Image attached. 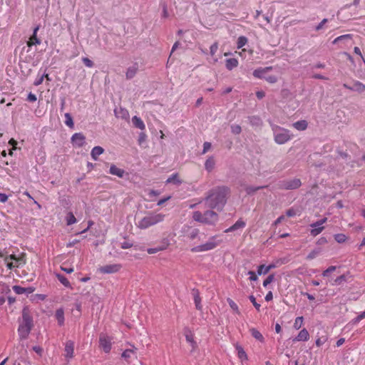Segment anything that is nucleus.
<instances>
[{
    "label": "nucleus",
    "instance_id": "1",
    "mask_svg": "<svg viewBox=\"0 0 365 365\" xmlns=\"http://www.w3.org/2000/svg\"><path fill=\"white\" fill-rule=\"evenodd\" d=\"M230 189L227 187L222 186L210 190L206 197L208 206L212 209L222 210L227 202Z\"/></svg>",
    "mask_w": 365,
    "mask_h": 365
},
{
    "label": "nucleus",
    "instance_id": "2",
    "mask_svg": "<svg viewBox=\"0 0 365 365\" xmlns=\"http://www.w3.org/2000/svg\"><path fill=\"white\" fill-rule=\"evenodd\" d=\"M281 75V72L278 68L273 66H267L264 68H258L254 70L253 76L259 79H264L267 83H276Z\"/></svg>",
    "mask_w": 365,
    "mask_h": 365
},
{
    "label": "nucleus",
    "instance_id": "3",
    "mask_svg": "<svg viewBox=\"0 0 365 365\" xmlns=\"http://www.w3.org/2000/svg\"><path fill=\"white\" fill-rule=\"evenodd\" d=\"M165 217V215L163 213L150 212L145 216L138 220L135 225L138 228L145 230L163 222Z\"/></svg>",
    "mask_w": 365,
    "mask_h": 365
},
{
    "label": "nucleus",
    "instance_id": "4",
    "mask_svg": "<svg viewBox=\"0 0 365 365\" xmlns=\"http://www.w3.org/2000/svg\"><path fill=\"white\" fill-rule=\"evenodd\" d=\"M33 327V319L27 309H24L22 312V322L18 329L19 335L21 339H26L31 328Z\"/></svg>",
    "mask_w": 365,
    "mask_h": 365
},
{
    "label": "nucleus",
    "instance_id": "5",
    "mask_svg": "<svg viewBox=\"0 0 365 365\" xmlns=\"http://www.w3.org/2000/svg\"><path fill=\"white\" fill-rule=\"evenodd\" d=\"M218 238V235H214L211 237L205 243L192 247L191 249V252H204L214 250L222 242V240H219Z\"/></svg>",
    "mask_w": 365,
    "mask_h": 365
},
{
    "label": "nucleus",
    "instance_id": "6",
    "mask_svg": "<svg viewBox=\"0 0 365 365\" xmlns=\"http://www.w3.org/2000/svg\"><path fill=\"white\" fill-rule=\"evenodd\" d=\"M274 140L277 144H284L292 138L289 130L275 125L272 128Z\"/></svg>",
    "mask_w": 365,
    "mask_h": 365
},
{
    "label": "nucleus",
    "instance_id": "7",
    "mask_svg": "<svg viewBox=\"0 0 365 365\" xmlns=\"http://www.w3.org/2000/svg\"><path fill=\"white\" fill-rule=\"evenodd\" d=\"M122 268L120 264H106L99 267L98 270L102 274H113L119 272Z\"/></svg>",
    "mask_w": 365,
    "mask_h": 365
},
{
    "label": "nucleus",
    "instance_id": "8",
    "mask_svg": "<svg viewBox=\"0 0 365 365\" xmlns=\"http://www.w3.org/2000/svg\"><path fill=\"white\" fill-rule=\"evenodd\" d=\"M301 180L297 178H294L288 181L282 182L281 187L285 190H294L301 186Z\"/></svg>",
    "mask_w": 365,
    "mask_h": 365
},
{
    "label": "nucleus",
    "instance_id": "9",
    "mask_svg": "<svg viewBox=\"0 0 365 365\" xmlns=\"http://www.w3.org/2000/svg\"><path fill=\"white\" fill-rule=\"evenodd\" d=\"M99 344L104 352H110L111 349V341L108 336L101 334L99 338Z\"/></svg>",
    "mask_w": 365,
    "mask_h": 365
},
{
    "label": "nucleus",
    "instance_id": "10",
    "mask_svg": "<svg viewBox=\"0 0 365 365\" xmlns=\"http://www.w3.org/2000/svg\"><path fill=\"white\" fill-rule=\"evenodd\" d=\"M65 357L70 360L74 356V342L73 341H67L65 344Z\"/></svg>",
    "mask_w": 365,
    "mask_h": 365
},
{
    "label": "nucleus",
    "instance_id": "11",
    "mask_svg": "<svg viewBox=\"0 0 365 365\" xmlns=\"http://www.w3.org/2000/svg\"><path fill=\"white\" fill-rule=\"evenodd\" d=\"M71 142L76 147H82L85 143V136L81 133H76L72 135Z\"/></svg>",
    "mask_w": 365,
    "mask_h": 365
},
{
    "label": "nucleus",
    "instance_id": "12",
    "mask_svg": "<svg viewBox=\"0 0 365 365\" xmlns=\"http://www.w3.org/2000/svg\"><path fill=\"white\" fill-rule=\"evenodd\" d=\"M205 224H214L218 219L217 214L212 210L206 211L204 213Z\"/></svg>",
    "mask_w": 365,
    "mask_h": 365
},
{
    "label": "nucleus",
    "instance_id": "13",
    "mask_svg": "<svg viewBox=\"0 0 365 365\" xmlns=\"http://www.w3.org/2000/svg\"><path fill=\"white\" fill-rule=\"evenodd\" d=\"M38 29H39L38 26H36L34 29L32 36L29 38V41L26 43L27 46L29 47H31L32 46H34V45H40L41 44V41L37 37V32H38Z\"/></svg>",
    "mask_w": 365,
    "mask_h": 365
},
{
    "label": "nucleus",
    "instance_id": "14",
    "mask_svg": "<svg viewBox=\"0 0 365 365\" xmlns=\"http://www.w3.org/2000/svg\"><path fill=\"white\" fill-rule=\"evenodd\" d=\"M138 64L137 63H133L132 66L127 68L125 76L128 79L133 78L138 71Z\"/></svg>",
    "mask_w": 365,
    "mask_h": 365
},
{
    "label": "nucleus",
    "instance_id": "15",
    "mask_svg": "<svg viewBox=\"0 0 365 365\" xmlns=\"http://www.w3.org/2000/svg\"><path fill=\"white\" fill-rule=\"evenodd\" d=\"M245 225H246L245 222L243 221L242 220L240 219L233 225H232L229 228L226 229L225 230V232H226V233L231 232L235 231L238 229L244 228L245 227Z\"/></svg>",
    "mask_w": 365,
    "mask_h": 365
},
{
    "label": "nucleus",
    "instance_id": "16",
    "mask_svg": "<svg viewBox=\"0 0 365 365\" xmlns=\"http://www.w3.org/2000/svg\"><path fill=\"white\" fill-rule=\"evenodd\" d=\"M309 339V334L306 329H302L294 339V341H307Z\"/></svg>",
    "mask_w": 365,
    "mask_h": 365
},
{
    "label": "nucleus",
    "instance_id": "17",
    "mask_svg": "<svg viewBox=\"0 0 365 365\" xmlns=\"http://www.w3.org/2000/svg\"><path fill=\"white\" fill-rule=\"evenodd\" d=\"M13 290L17 294H22L26 292L31 294L34 291V289L32 287L25 288L21 286L15 285L13 287Z\"/></svg>",
    "mask_w": 365,
    "mask_h": 365
},
{
    "label": "nucleus",
    "instance_id": "18",
    "mask_svg": "<svg viewBox=\"0 0 365 365\" xmlns=\"http://www.w3.org/2000/svg\"><path fill=\"white\" fill-rule=\"evenodd\" d=\"M276 267V265L274 264H269L268 266H265L264 264H261L258 267L257 269V274L259 275L261 274H266L268 273L271 269Z\"/></svg>",
    "mask_w": 365,
    "mask_h": 365
},
{
    "label": "nucleus",
    "instance_id": "19",
    "mask_svg": "<svg viewBox=\"0 0 365 365\" xmlns=\"http://www.w3.org/2000/svg\"><path fill=\"white\" fill-rule=\"evenodd\" d=\"M192 294L196 309L197 310H201L202 307L201 304V297L200 296L199 291L197 289H194L192 291Z\"/></svg>",
    "mask_w": 365,
    "mask_h": 365
},
{
    "label": "nucleus",
    "instance_id": "20",
    "mask_svg": "<svg viewBox=\"0 0 365 365\" xmlns=\"http://www.w3.org/2000/svg\"><path fill=\"white\" fill-rule=\"evenodd\" d=\"M292 126L297 130H305L308 127V123L305 120H298L292 124Z\"/></svg>",
    "mask_w": 365,
    "mask_h": 365
},
{
    "label": "nucleus",
    "instance_id": "21",
    "mask_svg": "<svg viewBox=\"0 0 365 365\" xmlns=\"http://www.w3.org/2000/svg\"><path fill=\"white\" fill-rule=\"evenodd\" d=\"M110 173L119 178H123L125 173L124 170L112 165L110 168Z\"/></svg>",
    "mask_w": 365,
    "mask_h": 365
},
{
    "label": "nucleus",
    "instance_id": "22",
    "mask_svg": "<svg viewBox=\"0 0 365 365\" xmlns=\"http://www.w3.org/2000/svg\"><path fill=\"white\" fill-rule=\"evenodd\" d=\"M238 61L237 58H232L225 61V66L227 70L231 71L238 66Z\"/></svg>",
    "mask_w": 365,
    "mask_h": 365
},
{
    "label": "nucleus",
    "instance_id": "23",
    "mask_svg": "<svg viewBox=\"0 0 365 365\" xmlns=\"http://www.w3.org/2000/svg\"><path fill=\"white\" fill-rule=\"evenodd\" d=\"M104 152V149L101 146H96L94 147L91 153V157L94 160H96L98 159V157L103 154Z\"/></svg>",
    "mask_w": 365,
    "mask_h": 365
},
{
    "label": "nucleus",
    "instance_id": "24",
    "mask_svg": "<svg viewBox=\"0 0 365 365\" xmlns=\"http://www.w3.org/2000/svg\"><path fill=\"white\" fill-rule=\"evenodd\" d=\"M132 123L135 127H136L140 130H144L145 128V125L143 121L141 120L140 118H139L136 115L133 117Z\"/></svg>",
    "mask_w": 365,
    "mask_h": 365
},
{
    "label": "nucleus",
    "instance_id": "25",
    "mask_svg": "<svg viewBox=\"0 0 365 365\" xmlns=\"http://www.w3.org/2000/svg\"><path fill=\"white\" fill-rule=\"evenodd\" d=\"M55 317L56 320L58 321V324L60 326L63 325L64 324V311L63 309H58L56 311Z\"/></svg>",
    "mask_w": 365,
    "mask_h": 365
},
{
    "label": "nucleus",
    "instance_id": "26",
    "mask_svg": "<svg viewBox=\"0 0 365 365\" xmlns=\"http://www.w3.org/2000/svg\"><path fill=\"white\" fill-rule=\"evenodd\" d=\"M236 349L237 351V356L241 361L247 360V355L244 349L239 344L236 345Z\"/></svg>",
    "mask_w": 365,
    "mask_h": 365
},
{
    "label": "nucleus",
    "instance_id": "27",
    "mask_svg": "<svg viewBox=\"0 0 365 365\" xmlns=\"http://www.w3.org/2000/svg\"><path fill=\"white\" fill-rule=\"evenodd\" d=\"M251 335L257 341L260 342H264V338L262 334L255 328H252L250 330Z\"/></svg>",
    "mask_w": 365,
    "mask_h": 365
},
{
    "label": "nucleus",
    "instance_id": "28",
    "mask_svg": "<svg viewBox=\"0 0 365 365\" xmlns=\"http://www.w3.org/2000/svg\"><path fill=\"white\" fill-rule=\"evenodd\" d=\"M166 183H173L176 185L181 184V180L179 179V175L178 173H174L171 175L166 180Z\"/></svg>",
    "mask_w": 365,
    "mask_h": 365
},
{
    "label": "nucleus",
    "instance_id": "29",
    "mask_svg": "<svg viewBox=\"0 0 365 365\" xmlns=\"http://www.w3.org/2000/svg\"><path fill=\"white\" fill-rule=\"evenodd\" d=\"M56 277L58 279V281L66 287H71L70 282L66 277L60 274H56Z\"/></svg>",
    "mask_w": 365,
    "mask_h": 365
},
{
    "label": "nucleus",
    "instance_id": "30",
    "mask_svg": "<svg viewBox=\"0 0 365 365\" xmlns=\"http://www.w3.org/2000/svg\"><path fill=\"white\" fill-rule=\"evenodd\" d=\"M215 162L214 158H209L205 163V169L209 172L212 171L215 167Z\"/></svg>",
    "mask_w": 365,
    "mask_h": 365
},
{
    "label": "nucleus",
    "instance_id": "31",
    "mask_svg": "<svg viewBox=\"0 0 365 365\" xmlns=\"http://www.w3.org/2000/svg\"><path fill=\"white\" fill-rule=\"evenodd\" d=\"M64 116L66 119L65 124L69 128H73L74 126V123L71 115L68 113H65Z\"/></svg>",
    "mask_w": 365,
    "mask_h": 365
},
{
    "label": "nucleus",
    "instance_id": "32",
    "mask_svg": "<svg viewBox=\"0 0 365 365\" xmlns=\"http://www.w3.org/2000/svg\"><path fill=\"white\" fill-rule=\"evenodd\" d=\"M192 218H193L194 220H195L197 222L205 223V222H204V220H205L204 214H202L199 211H196V212H193Z\"/></svg>",
    "mask_w": 365,
    "mask_h": 365
},
{
    "label": "nucleus",
    "instance_id": "33",
    "mask_svg": "<svg viewBox=\"0 0 365 365\" xmlns=\"http://www.w3.org/2000/svg\"><path fill=\"white\" fill-rule=\"evenodd\" d=\"M230 308L237 314H240V312L237 304L230 298H227V299Z\"/></svg>",
    "mask_w": 365,
    "mask_h": 365
},
{
    "label": "nucleus",
    "instance_id": "34",
    "mask_svg": "<svg viewBox=\"0 0 365 365\" xmlns=\"http://www.w3.org/2000/svg\"><path fill=\"white\" fill-rule=\"evenodd\" d=\"M67 225H71L76 222V218L72 212H68L66 217Z\"/></svg>",
    "mask_w": 365,
    "mask_h": 365
},
{
    "label": "nucleus",
    "instance_id": "35",
    "mask_svg": "<svg viewBox=\"0 0 365 365\" xmlns=\"http://www.w3.org/2000/svg\"><path fill=\"white\" fill-rule=\"evenodd\" d=\"M247 43V37L244 36H241L237 38V48H240L243 47L245 45H246Z\"/></svg>",
    "mask_w": 365,
    "mask_h": 365
},
{
    "label": "nucleus",
    "instance_id": "36",
    "mask_svg": "<svg viewBox=\"0 0 365 365\" xmlns=\"http://www.w3.org/2000/svg\"><path fill=\"white\" fill-rule=\"evenodd\" d=\"M303 322H304V318L303 317H298L295 319V321H294V328L295 329H299L302 324H303Z\"/></svg>",
    "mask_w": 365,
    "mask_h": 365
},
{
    "label": "nucleus",
    "instance_id": "37",
    "mask_svg": "<svg viewBox=\"0 0 365 365\" xmlns=\"http://www.w3.org/2000/svg\"><path fill=\"white\" fill-rule=\"evenodd\" d=\"M334 240L338 243H343V242H346V240H347V237L344 234H342V233L336 234V235H334Z\"/></svg>",
    "mask_w": 365,
    "mask_h": 365
},
{
    "label": "nucleus",
    "instance_id": "38",
    "mask_svg": "<svg viewBox=\"0 0 365 365\" xmlns=\"http://www.w3.org/2000/svg\"><path fill=\"white\" fill-rule=\"evenodd\" d=\"M314 228L311 230L310 233L312 236L315 237L320 234L324 227L323 226L313 227Z\"/></svg>",
    "mask_w": 365,
    "mask_h": 365
},
{
    "label": "nucleus",
    "instance_id": "39",
    "mask_svg": "<svg viewBox=\"0 0 365 365\" xmlns=\"http://www.w3.org/2000/svg\"><path fill=\"white\" fill-rule=\"evenodd\" d=\"M135 351L133 349H126L122 354V357L128 360L131 357V355L135 354Z\"/></svg>",
    "mask_w": 365,
    "mask_h": 365
},
{
    "label": "nucleus",
    "instance_id": "40",
    "mask_svg": "<svg viewBox=\"0 0 365 365\" xmlns=\"http://www.w3.org/2000/svg\"><path fill=\"white\" fill-rule=\"evenodd\" d=\"M353 90H356L357 91L362 92L365 90V85H364L361 82L357 81V82L354 83V86H353Z\"/></svg>",
    "mask_w": 365,
    "mask_h": 365
},
{
    "label": "nucleus",
    "instance_id": "41",
    "mask_svg": "<svg viewBox=\"0 0 365 365\" xmlns=\"http://www.w3.org/2000/svg\"><path fill=\"white\" fill-rule=\"evenodd\" d=\"M10 292V289L8 285L0 282V292L1 294H8Z\"/></svg>",
    "mask_w": 365,
    "mask_h": 365
},
{
    "label": "nucleus",
    "instance_id": "42",
    "mask_svg": "<svg viewBox=\"0 0 365 365\" xmlns=\"http://www.w3.org/2000/svg\"><path fill=\"white\" fill-rule=\"evenodd\" d=\"M218 50V43L217 42H215L212 45H211L210 48V55L214 57L216 52Z\"/></svg>",
    "mask_w": 365,
    "mask_h": 365
},
{
    "label": "nucleus",
    "instance_id": "43",
    "mask_svg": "<svg viewBox=\"0 0 365 365\" xmlns=\"http://www.w3.org/2000/svg\"><path fill=\"white\" fill-rule=\"evenodd\" d=\"M169 240L168 239H164L158 247L160 249V251H163L165 250L169 247Z\"/></svg>",
    "mask_w": 365,
    "mask_h": 365
},
{
    "label": "nucleus",
    "instance_id": "44",
    "mask_svg": "<svg viewBox=\"0 0 365 365\" xmlns=\"http://www.w3.org/2000/svg\"><path fill=\"white\" fill-rule=\"evenodd\" d=\"M346 281V276L345 274H342V275L338 277L334 280V284L339 285V284H341L343 282H344Z\"/></svg>",
    "mask_w": 365,
    "mask_h": 365
},
{
    "label": "nucleus",
    "instance_id": "45",
    "mask_svg": "<svg viewBox=\"0 0 365 365\" xmlns=\"http://www.w3.org/2000/svg\"><path fill=\"white\" fill-rule=\"evenodd\" d=\"M327 341V336H323L322 337L317 339L315 343H316L317 346L319 347L322 345H323Z\"/></svg>",
    "mask_w": 365,
    "mask_h": 365
},
{
    "label": "nucleus",
    "instance_id": "46",
    "mask_svg": "<svg viewBox=\"0 0 365 365\" xmlns=\"http://www.w3.org/2000/svg\"><path fill=\"white\" fill-rule=\"evenodd\" d=\"M336 269V266H330L329 267H328L326 270H324L322 272V276L324 277H328L329 273L335 271Z\"/></svg>",
    "mask_w": 365,
    "mask_h": 365
},
{
    "label": "nucleus",
    "instance_id": "47",
    "mask_svg": "<svg viewBox=\"0 0 365 365\" xmlns=\"http://www.w3.org/2000/svg\"><path fill=\"white\" fill-rule=\"evenodd\" d=\"M274 279V274L269 275L263 282V286L267 287L268 284L272 283Z\"/></svg>",
    "mask_w": 365,
    "mask_h": 365
},
{
    "label": "nucleus",
    "instance_id": "48",
    "mask_svg": "<svg viewBox=\"0 0 365 365\" xmlns=\"http://www.w3.org/2000/svg\"><path fill=\"white\" fill-rule=\"evenodd\" d=\"M249 299L251 301V302L252 303V304L254 305V307H255V309L257 311H259L261 305L256 302L255 297L253 295H251V296H250Z\"/></svg>",
    "mask_w": 365,
    "mask_h": 365
},
{
    "label": "nucleus",
    "instance_id": "49",
    "mask_svg": "<svg viewBox=\"0 0 365 365\" xmlns=\"http://www.w3.org/2000/svg\"><path fill=\"white\" fill-rule=\"evenodd\" d=\"M351 38V34L341 35V36H338L337 38H336L333 41V43H338L341 40L346 39V38Z\"/></svg>",
    "mask_w": 365,
    "mask_h": 365
},
{
    "label": "nucleus",
    "instance_id": "50",
    "mask_svg": "<svg viewBox=\"0 0 365 365\" xmlns=\"http://www.w3.org/2000/svg\"><path fill=\"white\" fill-rule=\"evenodd\" d=\"M232 133L234 134H240L241 133V127L239 125H232L231 126Z\"/></svg>",
    "mask_w": 365,
    "mask_h": 365
},
{
    "label": "nucleus",
    "instance_id": "51",
    "mask_svg": "<svg viewBox=\"0 0 365 365\" xmlns=\"http://www.w3.org/2000/svg\"><path fill=\"white\" fill-rule=\"evenodd\" d=\"M82 61L86 66L88 68H92L93 66V63L88 58L84 57L82 58Z\"/></svg>",
    "mask_w": 365,
    "mask_h": 365
},
{
    "label": "nucleus",
    "instance_id": "52",
    "mask_svg": "<svg viewBox=\"0 0 365 365\" xmlns=\"http://www.w3.org/2000/svg\"><path fill=\"white\" fill-rule=\"evenodd\" d=\"M327 221V218L324 217L320 220L317 221L316 222L311 225V227H318L322 226L323 224H324Z\"/></svg>",
    "mask_w": 365,
    "mask_h": 365
},
{
    "label": "nucleus",
    "instance_id": "53",
    "mask_svg": "<svg viewBox=\"0 0 365 365\" xmlns=\"http://www.w3.org/2000/svg\"><path fill=\"white\" fill-rule=\"evenodd\" d=\"M199 234V230L197 229H193L191 232L189 234V238L190 240H194L197 237Z\"/></svg>",
    "mask_w": 365,
    "mask_h": 365
},
{
    "label": "nucleus",
    "instance_id": "54",
    "mask_svg": "<svg viewBox=\"0 0 365 365\" xmlns=\"http://www.w3.org/2000/svg\"><path fill=\"white\" fill-rule=\"evenodd\" d=\"M186 340L191 344L192 349H195L197 348V343L191 336H186Z\"/></svg>",
    "mask_w": 365,
    "mask_h": 365
},
{
    "label": "nucleus",
    "instance_id": "55",
    "mask_svg": "<svg viewBox=\"0 0 365 365\" xmlns=\"http://www.w3.org/2000/svg\"><path fill=\"white\" fill-rule=\"evenodd\" d=\"M158 252H160V249L159 248V247H156L155 248H148L147 250V252L149 254V255H153V254H155Z\"/></svg>",
    "mask_w": 365,
    "mask_h": 365
},
{
    "label": "nucleus",
    "instance_id": "56",
    "mask_svg": "<svg viewBox=\"0 0 365 365\" xmlns=\"http://www.w3.org/2000/svg\"><path fill=\"white\" fill-rule=\"evenodd\" d=\"M286 215L287 217H294L297 215V212L293 208H290L289 210H287L286 212Z\"/></svg>",
    "mask_w": 365,
    "mask_h": 365
},
{
    "label": "nucleus",
    "instance_id": "57",
    "mask_svg": "<svg viewBox=\"0 0 365 365\" xmlns=\"http://www.w3.org/2000/svg\"><path fill=\"white\" fill-rule=\"evenodd\" d=\"M37 98L36 96L32 93H29L27 96V101L29 102H35L36 101Z\"/></svg>",
    "mask_w": 365,
    "mask_h": 365
},
{
    "label": "nucleus",
    "instance_id": "58",
    "mask_svg": "<svg viewBox=\"0 0 365 365\" xmlns=\"http://www.w3.org/2000/svg\"><path fill=\"white\" fill-rule=\"evenodd\" d=\"M319 254V251L317 250H313L308 255H307V259H312L314 258H315L317 255Z\"/></svg>",
    "mask_w": 365,
    "mask_h": 365
},
{
    "label": "nucleus",
    "instance_id": "59",
    "mask_svg": "<svg viewBox=\"0 0 365 365\" xmlns=\"http://www.w3.org/2000/svg\"><path fill=\"white\" fill-rule=\"evenodd\" d=\"M248 275H250V281H256L257 280V276L253 271H249L247 273Z\"/></svg>",
    "mask_w": 365,
    "mask_h": 365
},
{
    "label": "nucleus",
    "instance_id": "60",
    "mask_svg": "<svg viewBox=\"0 0 365 365\" xmlns=\"http://www.w3.org/2000/svg\"><path fill=\"white\" fill-rule=\"evenodd\" d=\"M354 53H355L356 54L359 55V56L361 57V58L363 60V61H364V63H365V59H364V56H363V55H362V53H361V52L360 48H359V47L356 46V47H354Z\"/></svg>",
    "mask_w": 365,
    "mask_h": 365
},
{
    "label": "nucleus",
    "instance_id": "61",
    "mask_svg": "<svg viewBox=\"0 0 365 365\" xmlns=\"http://www.w3.org/2000/svg\"><path fill=\"white\" fill-rule=\"evenodd\" d=\"M211 148V143L209 142H205L203 144V151L202 153H205L207 152Z\"/></svg>",
    "mask_w": 365,
    "mask_h": 365
},
{
    "label": "nucleus",
    "instance_id": "62",
    "mask_svg": "<svg viewBox=\"0 0 365 365\" xmlns=\"http://www.w3.org/2000/svg\"><path fill=\"white\" fill-rule=\"evenodd\" d=\"M33 350L36 353L38 354L39 356H41L42 355V352H43V349L41 346H34L33 347Z\"/></svg>",
    "mask_w": 365,
    "mask_h": 365
},
{
    "label": "nucleus",
    "instance_id": "63",
    "mask_svg": "<svg viewBox=\"0 0 365 365\" xmlns=\"http://www.w3.org/2000/svg\"><path fill=\"white\" fill-rule=\"evenodd\" d=\"M170 198H171V196H168V197H166L162 198V199H160V200L158 202L157 205H158V206H161V205H163L165 202H167L168 200H169Z\"/></svg>",
    "mask_w": 365,
    "mask_h": 365
},
{
    "label": "nucleus",
    "instance_id": "64",
    "mask_svg": "<svg viewBox=\"0 0 365 365\" xmlns=\"http://www.w3.org/2000/svg\"><path fill=\"white\" fill-rule=\"evenodd\" d=\"M327 22V19H324L316 27V30L317 31H319L320 29H322L324 25V24H326Z\"/></svg>",
    "mask_w": 365,
    "mask_h": 365
}]
</instances>
